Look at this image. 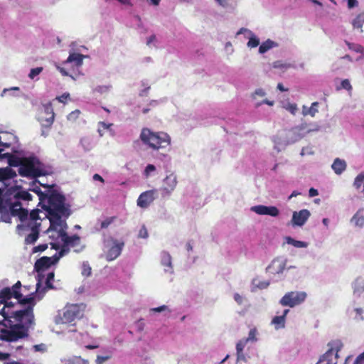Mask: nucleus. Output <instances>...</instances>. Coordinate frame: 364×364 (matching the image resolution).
<instances>
[{
	"label": "nucleus",
	"instance_id": "f257e3e1",
	"mask_svg": "<svg viewBox=\"0 0 364 364\" xmlns=\"http://www.w3.org/2000/svg\"><path fill=\"white\" fill-rule=\"evenodd\" d=\"M42 186L48 188L46 193L43 192L38 186H35L31 190L38 195L39 203L48 213V218H53L54 220L59 221V214L71 215L70 205L65 203V196L54 190L53 185Z\"/></svg>",
	"mask_w": 364,
	"mask_h": 364
},
{
	"label": "nucleus",
	"instance_id": "e433bc0d",
	"mask_svg": "<svg viewBox=\"0 0 364 364\" xmlns=\"http://www.w3.org/2000/svg\"><path fill=\"white\" fill-rule=\"evenodd\" d=\"M9 311H6L4 309H2L0 311V325L4 326V323H7L9 318Z\"/></svg>",
	"mask_w": 364,
	"mask_h": 364
},
{
	"label": "nucleus",
	"instance_id": "f3484780",
	"mask_svg": "<svg viewBox=\"0 0 364 364\" xmlns=\"http://www.w3.org/2000/svg\"><path fill=\"white\" fill-rule=\"evenodd\" d=\"M43 112L46 117L41 119V121L43 126L50 127L53 124L55 117V113L51 102L43 105Z\"/></svg>",
	"mask_w": 364,
	"mask_h": 364
},
{
	"label": "nucleus",
	"instance_id": "79ce46f5",
	"mask_svg": "<svg viewBox=\"0 0 364 364\" xmlns=\"http://www.w3.org/2000/svg\"><path fill=\"white\" fill-rule=\"evenodd\" d=\"M43 67L32 68L28 74L29 78L32 80L34 79L36 76L38 75L43 71Z\"/></svg>",
	"mask_w": 364,
	"mask_h": 364
},
{
	"label": "nucleus",
	"instance_id": "f8f14e48",
	"mask_svg": "<svg viewBox=\"0 0 364 364\" xmlns=\"http://www.w3.org/2000/svg\"><path fill=\"white\" fill-rule=\"evenodd\" d=\"M39 216V210L38 209L33 210L30 214L28 213V219L25 220L24 222H21V224L17 225L18 230H26L28 226H33V225H38V227L41 226V223Z\"/></svg>",
	"mask_w": 364,
	"mask_h": 364
},
{
	"label": "nucleus",
	"instance_id": "7c9ffc66",
	"mask_svg": "<svg viewBox=\"0 0 364 364\" xmlns=\"http://www.w3.org/2000/svg\"><path fill=\"white\" fill-rule=\"evenodd\" d=\"M352 221L354 222L355 225L359 227H362L364 225V215L362 214L361 210H358L353 217Z\"/></svg>",
	"mask_w": 364,
	"mask_h": 364
},
{
	"label": "nucleus",
	"instance_id": "13d9d810",
	"mask_svg": "<svg viewBox=\"0 0 364 364\" xmlns=\"http://www.w3.org/2000/svg\"><path fill=\"white\" fill-rule=\"evenodd\" d=\"M273 67L275 68H289L290 67L289 65H285V64H282V62L280 61H275L274 63H273Z\"/></svg>",
	"mask_w": 364,
	"mask_h": 364
},
{
	"label": "nucleus",
	"instance_id": "49530a36",
	"mask_svg": "<svg viewBox=\"0 0 364 364\" xmlns=\"http://www.w3.org/2000/svg\"><path fill=\"white\" fill-rule=\"evenodd\" d=\"M341 88L345 89L346 90L350 91L352 90V86L350 83V81L348 79L343 80L341 81Z\"/></svg>",
	"mask_w": 364,
	"mask_h": 364
},
{
	"label": "nucleus",
	"instance_id": "ddd939ff",
	"mask_svg": "<svg viewBox=\"0 0 364 364\" xmlns=\"http://www.w3.org/2000/svg\"><path fill=\"white\" fill-rule=\"evenodd\" d=\"M156 193L157 191L155 189L143 192L137 199V205L146 208L154 200Z\"/></svg>",
	"mask_w": 364,
	"mask_h": 364
},
{
	"label": "nucleus",
	"instance_id": "aec40b11",
	"mask_svg": "<svg viewBox=\"0 0 364 364\" xmlns=\"http://www.w3.org/2000/svg\"><path fill=\"white\" fill-rule=\"evenodd\" d=\"M6 159L8 164L11 167H21L24 157H19L10 153L4 154V159Z\"/></svg>",
	"mask_w": 364,
	"mask_h": 364
},
{
	"label": "nucleus",
	"instance_id": "f704fd0d",
	"mask_svg": "<svg viewBox=\"0 0 364 364\" xmlns=\"http://www.w3.org/2000/svg\"><path fill=\"white\" fill-rule=\"evenodd\" d=\"M251 37L247 42V46L250 48H256L259 45V40L251 31Z\"/></svg>",
	"mask_w": 364,
	"mask_h": 364
},
{
	"label": "nucleus",
	"instance_id": "58836bf2",
	"mask_svg": "<svg viewBox=\"0 0 364 364\" xmlns=\"http://www.w3.org/2000/svg\"><path fill=\"white\" fill-rule=\"evenodd\" d=\"M257 330L256 328H253L250 329L249 334H248V337L245 339L247 340V342L248 341L255 342L257 341Z\"/></svg>",
	"mask_w": 364,
	"mask_h": 364
},
{
	"label": "nucleus",
	"instance_id": "338daca9",
	"mask_svg": "<svg viewBox=\"0 0 364 364\" xmlns=\"http://www.w3.org/2000/svg\"><path fill=\"white\" fill-rule=\"evenodd\" d=\"M2 304L4 305V306L3 308L4 310H5V308H11V307L14 306V303L11 301H9V300H7L6 302H4Z\"/></svg>",
	"mask_w": 364,
	"mask_h": 364
},
{
	"label": "nucleus",
	"instance_id": "473e14b6",
	"mask_svg": "<svg viewBox=\"0 0 364 364\" xmlns=\"http://www.w3.org/2000/svg\"><path fill=\"white\" fill-rule=\"evenodd\" d=\"M354 292H360L364 291V279L358 278L354 282Z\"/></svg>",
	"mask_w": 364,
	"mask_h": 364
},
{
	"label": "nucleus",
	"instance_id": "f03ea898",
	"mask_svg": "<svg viewBox=\"0 0 364 364\" xmlns=\"http://www.w3.org/2000/svg\"><path fill=\"white\" fill-rule=\"evenodd\" d=\"M18 171L21 176L34 179L50 174L46 166L35 156L24 157L22 165L18 168Z\"/></svg>",
	"mask_w": 364,
	"mask_h": 364
},
{
	"label": "nucleus",
	"instance_id": "69168bd1",
	"mask_svg": "<svg viewBox=\"0 0 364 364\" xmlns=\"http://www.w3.org/2000/svg\"><path fill=\"white\" fill-rule=\"evenodd\" d=\"M58 70L63 76H71L64 68L58 67Z\"/></svg>",
	"mask_w": 364,
	"mask_h": 364
},
{
	"label": "nucleus",
	"instance_id": "4be33fe9",
	"mask_svg": "<svg viewBox=\"0 0 364 364\" xmlns=\"http://www.w3.org/2000/svg\"><path fill=\"white\" fill-rule=\"evenodd\" d=\"M289 312V309H284L282 315L276 316L272 320V323L275 326L276 329L285 327L286 316Z\"/></svg>",
	"mask_w": 364,
	"mask_h": 364
},
{
	"label": "nucleus",
	"instance_id": "ea45409f",
	"mask_svg": "<svg viewBox=\"0 0 364 364\" xmlns=\"http://www.w3.org/2000/svg\"><path fill=\"white\" fill-rule=\"evenodd\" d=\"M346 44L350 50H354L356 53H361L363 50V47L359 44H355L350 43L348 41H346Z\"/></svg>",
	"mask_w": 364,
	"mask_h": 364
},
{
	"label": "nucleus",
	"instance_id": "7ed1b4c3",
	"mask_svg": "<svg viewBox=\"0 0 364 364\" xmlns=\"http://www.w3.org/2000/svg\"><path fill=\"white\" fill-rule=\"evenodd\" d=\"M139 138L144 144L153 150L165 149L171 144V137L167 133L152 132L149 128L141 129Z\"/></svg>",
	"mask_w": 364,
	"mask_h": 364
},
{
	"label": "nucleus",
	"instance_id": "a19ab883",
	"mask_svg": "<svg viewBox=\"0 0 364 364\" xmlns=\"http://www.w3.org/2000/svg\"><path fill=\"white\" fill-rule=\"evenodd\" d=\"M364 183V174L360 173L357 176L354 181V186L355 188L359 189L362 184Z\"/></svg>",
	"mask_w": 364,
	"mask_h": 364
},
{
	"label": "nucleus",
	"instance_id": "6ab92c4d",
	"mask_svg": "<svg viewBox=\"0 0 364 364\" xmlns=\"http://www.w3.org/2000/svg\"><path fill=\"white\" fill-rule=\"evenodd\" d=\"M85 55L80 53H72L69 55L64 64H73V66L79 68L82 66Z\"/></svg>",
	"mask_w": 364,
	"mask_h": 364
},
{
	"label": "nucleus",
	"instance_id": "72a5a7b5",
	"mask_svg": "<svg viewBox=\"0 0 364 364\" xmlns=\"http://www.w3.org/2000/svg\"><path fill=\"white\" fill-rule=\"evenodd\" d=\"M318 106V102H313L311 104V107L307 111L304 110V115L309 114L311 117H314L316 113L318 112V109H317Z\"/></svg>",
	"mask_w": 364,
	"mask_h": 364
},
{
	"label": "nucleus",
	"instance_id": "2eb2a0df",
	"mask_svg": "<svg viewBox=\"0 0 364 364\" xmlns=\"http://www.w3.org/2000/svg\"><path fill=\"white\" fill-rule=\"evenodd\" d=\"M311 213L307 209H303L300 211H294L292 214L291 225L293 226H303L309 218Z\"/></svg>",
	"mask_w": 364,
	"mask_h": 364
},
{
	"label": "nucleus",
	"instance_id": "a878e982",
	"mask_svg": "<svg viewBox=\"0 0 364 364\" xmlns=\"http://www.w3.org/2000/svg\"><path fill=\"white\" fill-rule=\"evenodd\" d=\"M247 340H245V338H242L237 342V343L236 345L237 360H245V357L243 353V350H244L245 346L247 345Z\"/></svg>",
	"mask_w": 364,
	"mask_h": 364
},
{
	"label": "nucleus",
	"instance_id": "c03bdc74",
	"mask_svg": "<svg viewBox=\"0 0 364 364\" xmlns=\"http://www.w3.org/2000/svg\"><path fill=\"white\" fill-rule=\"evenodd\" d=\"M115 217H109V218H107L105 220H104L102 223H101V228H107L109 227V225L110 224H112L114 220H115Z\"/></svg>",
	"mask_w": 364,
	"mask_h": 364
},
{
	"label": "nucleus",
	"instance_id": "bb28decb",
	"mask_svg": "<svg viewBox=\"0 0 364 364\" xmlns=\"http://www.w3.org/2000/svg\"><path fill=\"white\" fill-rule=\"evenodd\" d=\"M14 198L17 200H23L26 201L32 200V196L25 190H19L17 191L14 195Z\"/></svg>",
	"mask_w": 364,
	"mask_h": 364
},
{
	"label": "nucleus",
	"instance_id": "5fc2aeb1",
	"mask_svg": "<svg viewBox=\"0 0 364 364\" xmlns=\"http://www.w3.org/2000/svg\"><path fill=\"white\" fill-rule=\"evenodd\" d=\"M354 311L356 314V316H355V318L360 319V320H363V317L362 316V314H363V309L361 308H355L354 309Z\"/></svg>",
	"mask_w": 364,
	"mask_h": 364
},
{
	"label": "nucleus",
	"instance_id": "9b49d317",
	"mask_svg": "<svg viewBox=\"0 0 364 364\" xmlns=\"http://www.w3.org/2000/svg\"><path fill=\"white\" fill-rule=\"evenodd\" d=\"M10 215L18 217L21 222H24L28 219V210L22 208V204L19 201L11 203L9 206Z\"/></svg>",
	"mask_w": 364,
	"mask_h": 364
},
{
	"label": "nucleus",
	"instance_id": "e2e57ef3",
	"mask_svg": "<svg viewBox=\"0 0 364 364\" xmlns=\"http://www.w3.org/2000/svg\"><path fill=\"white\" fill-rule=\"evenodd\" d=\"M309 194L310 197H314L318 195V192L316 189L311 188L309 189Z\"/></svg>",
	"mask_w": 364,
	"mask_h": 364
},
{
	"label": "nucleus",
	"instance_id": "a18cd8bd",
	"mask_svg": "<svg viewBox=\"0 0 364 364\" xmlns=\"http://www.w3.org/2000/svg\"><path fill=\"white\" fill-rule=\"evenodd\" d=\"M92 269L91 267L86 264H83L82 265V274L85 277H89L91 274Z\"/></svg>",
	"mask_w": 364,
	"mask_h": 364
},
{
	"label": "nucleus",
	"instance_id": "603ef678",
	"mask_svg": "<svg viewBox=\"0 0 364 364\" xmlns=\"http://www.w3.org/2000/svg\"><path fill=\"white\" fill-rule=\"evenodd\" d=\"M156 170L155 166L153 164H149L146 166L145 170H144V175L148 177L151 172Z\"/></svg>",
	"mask_w": 364,
	"mask_h": 364
},
{
	"label": "nucleus",
	"instance_id": "4c0bfd02",
	"mask_svg": "<svg viewBox=\"0 0 364 364\" xmlns=\"http://www.w3.org/2000/svg\"><path fill=\"white\" fill-rule=\"evenodd\" d=\"M69 252H70L69 246L67 245H65V243L63 242V245H62L60 250L58 253L55 254V257H58V260H59L60 257H63L64 255L68 254Z\"/></svg>",
	"mask_w": 364,
	"mask_h": 364
},
{
	"label": "nucleus",
	"instance_id": "37998d69",
	"mask_svg": "<svg viewBox=\"0 0 364 364\" xmlns=\"http://www.w3.org/2000/svg\"><path fill=\"white\" fill-rule=\"evenodd\" d=\"M161 262L162 264L164 266H167L169 267H171V258L169 254L164 253Z\"/></svg>",
	"mask_w": 364,
	"mask_h": 364
},
{
	"label": "nucleus",
	"instance_id": "8fccbe9b",
	"mask_svg": "<svg viewBox=\"0 0 364 364\" xmlns=\"http://www.w3.org/2000/svg\"><path fill=\"white\" fill-rule=\"evenodd\" d=\"M110 358V356H102V355H97V358L95 360L96 364H102L107 360Z\"/></svg>",
	"mask_w": 364,
	"mask_h": 364
},
{
	"label": "nucleus",
	"instance_id": "393cba45",
	"mask_svg": "<svg viewBox=\"0 0 364 364\" xmlns=\"http://www.w3.org/2000/svg\"><path fill=\"white\" fill-rule=\"evenodd\" d=\"M63 364H90V362L80 355H73L65 359Z\"/></svg>",
	"mask_w": 364,
	"mask_h": 364
},
{
	"label": "nucleus",
	"instance_id": "6e6d98bb",
	"mask_svg": "<svg viewBox=\"0 0 364 364\" xmlns=\"http://www.w3.org/2000/svg\"><path fill=\"white\" fill-rule=\"evenodd\" d=\"M353 364H364V353H360L355 360Z\"/></svg>",
	"mask_w": 364,
	"mask_h": 364
},
{
	"label": "nucleus",
	"instance_id": "09e8293b",
	"mask_svg": "<svg viewBox=\"0 0 364 364\" xmlns=\"http://www.w3.org/2000/svg\"><path fill=\"white\" fill-rule=\"evenodd\" d=\"M21 287V283L20 281H18L15 284H14L12 286V287L11 288V289L12 291H16L19 295H20V299L22 297V294L21 293L20 291V289Z\"/></svg>",
	"mask_w": 364,
	"mask_h": 364
},
{
	"label": "nucleus",
	"instance_id": "b1692460",
	"mask_svg": "<svg viewBox=\"0 0 364 364\" xmlns=\"http://www.w3.org/2000/svg\"><path fill=\"white\" fill-rule=\"evenodd\" d=\"M331 167L336 174L340 175L346 168V163L344 160L337 158L334 160Z\"/></svg>",
	"mask_w": 364,
	"mask_h": 364
},
{
	"label": "nucleus",
	"instance_id": "5701e85b",
	"mask_svg": "<svg viewBox=\"0 0 364 364\" xmlns=\"http://www.w3.org/2000/svg\"><path fill=\"white\" fill-rule=\"evenodd\" d=\"M16 176L15 171L9 167L0 168V181L12 179Z\"/></svg>",
	"mask_w": 364,
	"mask_h": 364
},
{
	"label": "nucleus",
	"instance_id": "dca6fc26",
	"mask_svg": "<svg viewBox=\"0 0 364 364\" xmlns=\"http://www.w3.org/2000/svg\"><path fill=\"white\" fill-rule=\"evenodd\" d=\"M251 210L260 215H270L277 217L279 214V210L276 206H266L264 205H255L251 208Z\"/></svg>",
	"mask_w": 364,
	"mask_h": 364
},
{
	"label": "nucleus",
	"instance_id": "4468645a",
	"mask_svg": "<svg viewBox=\"0 0 364 364\" xmlns=\"http://www.w3.org/2000/svg\"><path fill=\"white\" fill-rule=\"evenodd\" d=\"M58 262V257L55 255L53 257H42L36 262L34 268L39 273Z\"/></svg>",
	"mask_w": 364,
	"mask_h": 364
},
{
	"label": "nucleus",
	"instance_id": "412c9836",
	"mask_svg": "<svg viewBox=\"0 0 364 364\" xmlns=\"http://www.w3.org/2000/svg\"><path fill=\"white\" fill-rule=\"evenodd\" d=\"M164 187L163 190L166 191L167 194H170L176 188L177 184L176 176L171 174L164 179Z\"/></svg>",
	"mask_w": 364,
	"mask_h": 364
},
{
	"label": "nucleus",
	"instance_id": "a211bd4d",
	"mask_svg": "<svg viewBox=\"0 0 364 364\" xmlns=\"http://www.w3.org/2000/svg\"><path fill=\"white\" fill-rule=\"evenodd\" d=\"M28 230H31V232L26 237L25 242L26 244H33L38 238L40 227H38V225H33V226H28L27 229L21 230L27 231Z\"/></svg>",
	"mask_w": 364,
	"mask_h": 364
},
{
	"label": "nucleus",
	"instance_id": "39448f33",
	"mask_svg": "<svg viewBox=\"0 0 364 364\" xmlns=\"http://www.w3.org/2000/svg\"><path fill=\"white\" fill-rule=\"evenodd\" d=\"M9 318L17 326H23L28 333V329L34 324L33 307L26 306L24 309L9 312Z\"/></svg>",
	"mask_w": 364,
	"mask_h": 364
},
{
	"label": "nucleus",
	"instance_id": "6e6552de",
	"mask_svg": "<svg viewBox=\"0 0 364 364\" xmlns=\"http://www.w3.org/2000/svg\"><path fill=\"white\" fill-rule=\"evenodd\" d=\"M330 348L321 356L316 364H337L338 353L343 348L340 341H334L328 343Z\"/></svg>",
	"mask_w": 364,
	"mask_h": 364
},
{
	"label": "nucleus",
	"instance_id": "c9c22d12",
	"mask_svg": "<svg viewBox=\"0 0 364 364\" xmlns=\"http://www.w3.org/2000/svg\"><path fill=\"white\" fill-rule=\"evenodd\" d=\"M55 274L53 272H49L47 274L46 279V288L48 289H54V287L53 285V281L54 279Z\"/></svg>",
	"mask_w": 364,
	"mask_h": 364
},
{
	"label": "nucleus",
	"instance_id": "c756f323",
	"mask_svg": "<svg viewBox=\"0 0 364 364\" xmlns=\"http://www.w3.org/2000/svg\"><path fill=\"white\" fill-rule=\"evenodd\" d=\"M275 43L269 39H268L267 41L263 42L259 48V52L260 53H266L267 51H268L269 49H271L272 48L274 47V46H275Z\"/></svg>",
	"mask_w": 364,
	"mask_h": 364
},
{
	"label": "nucleus",
	"instance_id": "052dcab7",
	"mask_svg": "<svg viewBox=\"0 0 364 364\" xmlns=\"http://www.w3.org/2000/svg\"><path fill=\"white\" fill-rule=\"evenodd\" d=\"M347 1H348V6L349 9L355 7L358 4V2L357 0H347Z\"/></svg>",
	"mask_w": 364,
	"mask_h": 364
},
{
	"label": "nucleus",
	"instance_id": "bf43d9fd",
	"mask_svg": "<svg viewBox=\"0 0 364 364\" xmlns=\"http://www.w3.org/2000/svg\"><path fill=\"white\" fill-rule=\"evenodd\" d=\"M69 94H63L60 97H57V100L62 103H65L67 99L69 97Z\"/></svg>",
	"mask_w": 364,
	"mask_h": 364
},
{
	"label": "nucleus",
	"instance_id": "4d7b16f0",
	"mask_svg": "<svg viewBox=\"0 0 364 364\" xmlns=\"http://www.w3.org/2000/svg\"><path fill=\"white\" fill-rule=\"evenodd\" d=\"M168 309V306H166V305H162L159 307H156V308H152L151 309V311H153V312H155V313H159V312H161V311H164L165 310Z\"/></svg>",
	"mask_w": 364,
	"mask_h": 364
},
{
	"label": "nucleus",
	"instance_id": "3c124183",
	"mask_svg": "<svg viewBox=\"0 0 364 364\" xmlns=\"http://www.w3.org/2000/svg\"><path fill=\"white\" fill-rule=\"evenodd\" d=\"M48 248L47 244H41L33 248V252H43Z\"/></svg>",
	"mask_w": 364,
	"mask_h": 364
},
{
	"label": "nucleus",
	"instance_id": "2f4dec72",
	"mask_svg": "<svg viewBox=\"0 0 364 364\" xmlns=\"http://www.w3.org/2000/svg\"><path fill=\"white\" fill-rule=\"evenodd\" d=\"M18 300V303L20 304H28L27 306H32L33 309L34 308V306L36 305V302H35V299L33 296H29V297H26V298H23V296L19 299H17Z\"/></svg>",
	"mask_w": 364,
	"mask_h": 364
},
{
	"label": "nucleus",
	"instance_id": "423d86ee",
	"mask_svg": "<svg viewBox=\"0 0 364 364\" xmlns=\"http://www.w3.org/2000/svg\"><path fill=\"white\" fill-rule=\"evenodd\" d=\"M83 316V309L79 304H68L59 313L56 319L57 323L71 324L76 319H80Z\"/></svg>",
	"mask_w": 364,
	"mask_h": 364
},
{
	"label": "nucleus",
	"instance_id": "de8ad7c7",
	"mask_svg": "<svg viewBox=\"0 0 364 364\" xmlns=\"http://www.w3.org/2000/svg\"><path fill=\"white\" fill-rule=\"evenodd\" d=\"M1 219L2 221L5 222V223H11V215L8 212H1Z\"/></svg>",
	"mask_w": 364,
	"mask_h": 364
},
{
	"label": "nucleus",
	"instance_id": "0e129e2a",
	"mask_svg": "<svg viewBox=\"0 0 364 364\" xmlns=\"http://www.w3.org/2000/svg\"><path fill=\"white\" fill-rule=\"evenodd\" d=\"M10 355L7 353L0 352V361L6 360L9 359Z\"/></svg>",
	"mask_w": 364,
	"mask_h": 364
},
{
	"label": "nucleus",
	"instance_id": "c85d7f7f",
	"mask_svg": "<svg viewBox=\"0 0 364 364\" xmlns=\"http://www.w3.org/2000/svg\"><path fill=\"white\" fill-rule=\"evenodd\" d=\"M364 23V12H362L356 16L353 20L352 25L354 28H361Z\"/></svg>",
	"mask_w": 364,
	"mask_h": 364
},
{
	"label": "nucleus",
	"instance_id": "0eeeda50",
	"mask_svg": "<svg viewBox=\"0 0 364 364\" xmlns=\"http://www.w3.org/2000/svg\"><path fill=\"white\" fill-rule=\"evenodd\" d=\"M4 326L10 328V330L5 328L1 330L0 340L1 341H16L28 336V333L23 326H16L13 323L12 320H9L7 323H4Z\"/></svg>",
	"mask_w": 364,
	"mask_h": 364
},
{
	"label": "nucleus",
	"instance_id": "680f3d73",
	"mask_svg": "<svg viewBox=\"0 0 364 364\" xmlns=\"http://www.w3.org/2000/svg\"><path fill=\"white\" fill-rule=\"evenodd\" d=\"M288 110L290 111V112L293 114H295L296 111L297 110L296 105L294 104H291L288 106Z\"/></svg>",
	"mask_w": 364,
	"mask_h": 364
},
{
	"label": "nucleus",
	"instance_id": "cd10ccee",
	"mask_svg": "<svg viewBox=\"0 0 364 364\" xmlns=\"http://www.w3.org/2000/svg\"><path fill=\"white\" fill-rule=\"evenodd\" d=\"M285 240L287 244L291 245L294 247H297V248H303V247H306L308 246L307 242H303V241H299V240H296L291 237H287L285 238Z\"/></svg>",
	"mask_w": 364,
	"mask_h": 364
},
{
	"label": "nucleus",
	"instance_id": "864d4df0",
	"mask_svg": "<svg viewBox=\"0 0 364 364\" xmlns=\"http://www.w3.org/2000/svg\"><path fill=\"white\" fill-rule=\"evenodd\" d=\"M139 237L141 238H146L148 237V232L144 225L140 229L139 232Z\"/></svg>",
	"mask_w": 364,
	"mask_h": 364
},
{
	"label": "nucleus",
	"instance_id": "774afa93",
	"mask_svg": "<svg viewBox=\"0 0 364 364\" xmlns=\"http://www.w3.org/2000/svg\"><path fill=\"white\" fill-rule=\"evenodd\" d=\"M93 179H94L95 181H100V182L104 183V179H103V178H102L100 175H99V174H97V173L94 174V176H93Z\"/></svg>",
	"mask_w": 364,
	"mask_h": 364
},
{
	"label": "nucleus",
	"instance_id": "1a4fd4ad",
	"mask_svg": "<svg viewBox=\"0 0 364 364\" xmlns=\"http://www.w3.org/2000/svg\"><path fill=\"white\" fill-rule=\"evenodd\" d=\"M306 296V293L304 291H289L282 296L279 304L283 306L293 308L303 303Z\"/></svg>",
	"mask_w": 364,
	"mask_h": 364
},
{
	"label": "nucleus",
	"instance_id": "20e7f679",
	"mask_svg": "<svg viewBox=\"0 0 364 364\" xmlns=\"http://www.w3.org/2000/svg\"><path fill=\"white\" fill-rule=\"evenodd\" d=\"M70 215L59 214V221L54 220L53 218H49L50 223V228L58 232V236L61 238L62 242L65 243V245H68L69 247H74L80 245V238L77 235L69 236L66 232L68 225L65 219Z\"/></svg>",
	"mask_w": 364,
	"mask_h": 364
},
{
	"label": "nucleus",
	"instance_id": "9d476101",
	"mask_svg": "<svg viewBox=\"0 0 364 364\" xmlns=\"http://www.w3.org/2000/svg\"><path fill=\"white\" fill-rule=\"evenodd\" d=\"M111 245L105 254V257L107 261H113L117 259L121 254L122 250L124 246V242L118 241L117 240L112 238L110 240Z\"/></svg>",
	"mask_w": 364,
	"mask_h": 364
}]
</instances>
